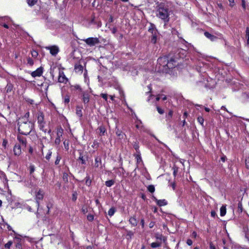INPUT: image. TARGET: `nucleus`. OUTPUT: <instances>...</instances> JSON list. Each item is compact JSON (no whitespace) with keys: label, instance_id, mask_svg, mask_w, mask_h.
I'll list each match as a JSON object with an SVG mask.
<instances>
[{"label":"nucleus","instance_id":"obj_1","mask_svg":"<svg viewBox=\"0 0 249 249\" xmlns=\"http://www.w3.org/2000/svg\"><path fill=\"white\" fill-rule=\"evenodd\" d=\"M178 57L173 53L160 57L158 59L160 71L167 72L170 69L174 68L177 65Z\"/></svg>","mask_w":249,"mask_h":249},{"label":"nucleus","instance_id":"obj_2","mask_svg":"<svg viewBox=\"0 0 249 249\" xmlns=\"http://www.w3.org/2000/svg\"><path fill=\"white\" fill-rule=\"evenodd\" d=\"M172 13L168 6L163 3L160 4L156 12V16L161 19L165 24L168 22L170 16Z\"/></svg>","mask_w":249,"mask_h":249},{"label":"nucleus","instance_id":"obj_3","mask_svg":"<svg viewBox=\"0 0 249 249\" xmlns=\"http://www.w3.org/2000/svg\"><path fill=\"white\" fill-rule=\"evenodd\" d=\"M18 131L23 135L29 134L32 130L33 124L31 122H24L20 120L18 123Z\"/></svg>","mask_w":249,"mask_h":249},{"label":"nucleus","instance_id":"obj_4","mask_svg":"<svg viewBox=\"0 0 249 249\" xmlns=\"http://www.w3.org/2000/svg\"><path fill=\"white\" fill-rule=\"evenodd\" d=\"M84 41L89 45L91 46L98 44L99 42V39L96 37H89L84 40Z\"/></svg>","mask_w":249,"mask_h":249},{"label":"nucleus","instance_id":"obj_5","mask_svg":"<svg viewBox=\"0 0 249 249\" xmlns=\"http://www.w3.org/2000/svg\"><path fill=\"white\" fill-rule=\"evenodd\" d=\"M45 48L49 50L50 53L53 56H55L59 51L58 47L55 45L46 47Z\"/></svg>","mask_w":249,"mask_h":249},{"label":"nucleus","instance_id":"obj_6","mask_svg":"<svg viewBox=\"0 0 249 249\" xmlns=\"http://www.w3.org/2000/svg\"><path fill=\"white\" fill-rule=\"evenodd\" d=\"M58 80L59 82L63 83H66L68 81V79L63 71H59Z\"/></svg>","mask_w":249,"mask_h":249},{"label":"nucleus","instance_id":"obj_7","mask_svg":"<svg viewBox=\"0 0 249 249\" xmlns=\"http://www.w3.org/2000/svg\"><path fill=\"white\" fill-rule=\"evenodd\" d=\"M63 129L60 128L57 130V137L54 141V143L56 144H59L61 142V137L62 136Z\"/></svg>","mask_w":249,"mask_h":249},{"label":"nucleus","instance_id":"obj_8","mask_svg":"<svg viewBox=\"0 0 249 249\" xmlns=\"http://www.w3.org/2000/svg\"><path fill=\"white\" fill-rule=\"evenodd\" d=\"M38 126L39 127L40 129L41 130H42V131H43L45 133H46V132H48V133L51 132V130L50 129L48 130L46 128V125L45 122L39 124Z\"/></svg>","mask_w":249,"mask_h":249},{"label":"nucleus","instance_id":"obj_9","mask_svg":"<svg viewBox=\"0 0 249 249\" xmlns=\"http://www.w3.org/2000/svg\"><path fill=\"white\" fill-rule=\"evenodd\" d=\"M44 192L41 190H39L36 192V199L37 201L39 200H42L44 196Z\"/></svg>","mask_w":249,"mask_h":249},{"label":"nucleus","instance_id":"obj_10","mask_svg":"<svg viewBox=\"0 0 249 249\" xmlns=\"http://www.w3.org/2000/svg\"><path fill=\"white\" fill-rule=\"evenodd\" d=\"M43 72V70L41 68H39L35 71L32 72L31 75L33 77L40 76Z\"/></svg>","mask_w":249,"mask_h":249},{"label":"nucleus","instance_id":"obj_11","mask_svg":"<svg viewBox=\"0 0 249 249\" xmlns=\"http://www.w3.org/2000/svg\"><path fill=\"white\" fill-rule=\"evenodd\" d=\"M14 152L15 155H19L21 153V146L18 144H16L14 148Z\"/></svg>","mask_w":249,"mask_h":249},{"label":"nucleus","instance_id":"obj_12","mask_svg":"<svg viewBox=\"0 0 249 249\" xmlns=\"http://www.w3.org/2000/svg\"><path fill=\"white\" fill-rule=\"evenodd\" d=\"M18 139L19 143L21 144L22 147H26V141L24 137L21 136H18Z\"/></svg>","mask_w":249,"mask_h":249},{"label":"nucleus","instance_id":"obj_13","mask_svg":"<svg viewBox=\"0 0 249 249\" xmlns=\"http://www.w3.org/2000/svg\"><path fill=\"white\" fill-rule=\"evenodd\" d=\"M154 199L160 206H165L167 204V201L165 199L158 200L155 197Z\"/></svg>","mask_w":249,"mask_h":249},{"label":"nucleus","instance_id":"obj_14","mask_svg":"<svg viewBox=\"0 0 249 249\" xmlns=\"http://www.w3.org/2000/svg\"><path fill=\"white\" fill-rule=\"evenodd\" d=\"M204 35L206 37L210 39L212 41H214L216 38V37L215 36L211 34L208 32H205L204 33Z\"/></svg>","mask_w":249,"mask_h":249},{"label":"nucleus","instance_id":"obj_15","mask_svg":"<svg viewBox=\"0 0 249 249\" xmlns=\"http://www.w3.org/2000/svg\"><path fill=\"white\" fill-rule=\"evenodd\" d=\"M102 165L101 159L99 157H96L95 159L94 166L96 167H100Z\"/></svg>","mask_w":249,"mask_h":249},{"label":"nucleus","instance_id":"obj_16","mask_svg":"<svg viewBox=\"0 0 249 249\" xmlns=\"http://www.w3.org/2000/svg\"><path fill=\"white\" fill-rule=\"evenodd\" d=\"M44 122H45L44 121V116H43L42 113L39 112L38 114V116H37V123L39 124L40 123H44Z\"/></svg>","mask_w":249,"mask_h":249},{"label":"nucleus","instance_id":"obj_17","mask_svg":"<svg viewBox=\"0 0 249 249\" xmlns=\"http://www.w3.org/2000/svg\"><path fill=\"white\" fill-rule=\"evenodd\" d=\"M178 55L182 59L185 58L186 57V51L183 49L180 50Z\"/></svg>","mask_w":249,"mask_h":249},{"label":"nucleus","instance_id":"obj_18","mask_svg":"<svg viewBox=\"0 0 249 249\" xmlns=\"http://www.w3.org/2000/svg\"><path fill=\"white\" fill-rule=\"evenodd\" d=\"M161 245V242L160 241H157L156 242L151 243V246L153 248H156L160 247Z\"/></svg>","mask_w":249,"mask_h":249},{"label":"nucleus","instance_id":"obj_19","mask_svg":"<svg viewBox=\"0 0 249 249\" xmlns=\"http://www.w3.org/2000/svg\"><path fill=\"white\" fill-rule=\"evenodd\" d=\"M83 101L85 104L88 103L89 101V95L84 93L83 95Z\"/></svg>","mask_w":249,"mask_h":249},{"label":"nucleus","instance_id":"obj_20","mask_svg":"<svg viewBox=\"0 0 249 249\" xmlns=\"http://www.w3.org/2000/svg\"><path fill=\"white\" fill-rule=\"evenodd\" d=\"M226 213V206L223 205L220 208V215L221 216H224Z\"/></svg>","mask_w":249,"mask_h":249},{"label":"nucleus","instance_id":"obj_21","mask_svg":"<svg viewBox=\"0 0 249 249\" xmlns=\"http://www.w3.org/2000/svg\"><path fill=\"white\" fill-rule=\"evenodd\" d=\"M13 86L11 84H8L5 88L6 91L7 93L10 92L13 89Z\"/></svg>","mask_w":249,"mask_h":249},{"label":"nucleus","instance_id":"obj_22","mask_svg":"<svg viewBox=\"0 0 249 249\" xmlns=\"http://www.w3.org/2000/svg\"><path fill=\"white\" fill-rule=\"evenodd\" d=\"M148 31L149 32H151L152 34H154V33H156L155 25L153 24H151L150 27L149 28Z\"/></svg>","mask_w":249,"mask_h":249},{"label":"nucleus","instance_id":"obj_23","mask_svg":"<svg viewBox=\"0 0 249 249\" xmlns=\"http://www.w3.org/2000/svg\"><path fill=\"white\" fill-rule=\"evenodd\" d=\"M76 114L80 117L82 116V107H76Z\"/></svg>","mask_w":249,"mask_h":249},{"label":"nucleus","instance_id":"obj_24","mask_svg":"<svg viewBox=\"0 0 249 249\" xmlns=\"http://www.w3.org/2000/svg\"><path fill=\"white\" fill-rule=\"evenodd\" d=\"M114 183V181L112 180H109L106 181L105 184L107 187H111Z\"/></svg>","mask_w":249,"mask_h":249},{"label":"nucleus","instance_id":"obj_25","mask_svg":"<svg viewBox=\"0 0 249 249\" xmlns=\"http://www.w3.org/2000/svg\"><path fill=\"white\" fill-rule=\"evenodd\" d=\"M156 33H154V34H153L152 38H151V42L152 43L155 44L157 42V36L156 35Z\"/></svg>","mask_w":249,"mask_h":249},{"label":"nucleus","instance_id":"obj_26","mask_svg":"<svg viewBox=\"0 0 249 249\" xmlns=\"http://www.w3.org/2000/svg\"><path fill=\"white\" fill-rule=\"evenodd\" d=\"M115 212L114 208H110L108 211V214L110 216H112Z\"/></svg>","mask_w":249,"mask_h":249},{"label":"nucleus","instance_id":"obj_27","mask_svg":"<svg viewBox=\"0 0 249 249\" xmlns=\"http://www.w3.org/2000/svg\"><path fill=\"white\" fill-rule=\"evenodd\" d=\"M64 146L66 150L69 149V141L65 140L63 142Z\"/></svg>","mask_w":249,"mask_h":249},{"label":"nucleus","instance_id":"obj_28","mask_svg":"<svg viewBox=\"0 0 249 249\" xmlns=\"http://www.w3.org/2000/svg\"><path fill=\"white\" fill-rule=\"evenodd\" d=\"M147 189L151 193H153L155 191V187L152 185H149L147 187Z\"/></svg>","mask_w":249,"mask_h":249},{"label":"nucleus","instance_id":"obj_29","mask_svg":"<svg viewBox=\"0 0 249 249\" xmlns=\"http://www.w3.org/2000/svg\"><path fill=\"white\" fill-rule=\"evenodd\" d=\"M71 89L72 90H77V89L81 90L80 86L79 85H74V86H71Z\"/></svg>","mask_w":249,"mask_h":249},{"label":"nucleus","instance_id":"obj_30","mask_svg":"<svg viewBox=\"0 0 249 249\" xmlns=\"http://www.w3.org/2000/svg\"><path fill=\"white\" fill-rule=\"evenodd\" d=\"M37 2V0H28V3L30 6L35 5Z\"/></svg>","mask_w":249,"mask_h":249},{"label":"nucleus","instance_id":"obj_31","mask_svg":"<svg viewBox=\"0 0 249 249\" xmlns=\"http://www.w3.org/2000/svg\"><path fill=\"white\" fill-rule=\"evenodd\" d=\"M243 209L242 203L241 202H239L238 204V211L240 213H242L243 212Z\"/></svg>","mask_w":249,"mask_h":249},{"label":"nucleus","instance_id":"obj_32","mask_svg":"<svg viewBox=\"0 0 249 249\" xmlns=\"http://www.w3.org/2000/svg\"><path fill=\"white\" fill-rule=\"evenodd\" d=\"M129 221L130 223L133 225H136L137 224L136 219L134 217L130 218Z\"/></svg>","mask_w":249,"mask_h":249},{"label":"nucleus","instance_id":"obj_33","mask_svg":"<svg viewBox=\"0 0 249 249\" xmlns=\"http://www.w3.org/2000/svg\"><path fill=\"white\" fill-rule=\"evenodd\" d=\"M12 244L13 242L11 241H9L6 244H5L4 247L6 249H10Z\"/></svg>","mask_w":249,"mask_h":249},{"label":"nucleus","instance_id":"obj_34","mask_svg":"<svg viewBox=\"0 0 249 249\" xmlns=\"http://www.w3.org/2000/svg\"><path fill=\"white\" fill-rule=\"evenodd\" d=\"M31 54L32 57L36 58L38 55V53L35 50H33L31 51Z\"/></svg>","mask_w":249,"mask_h":249},{"label":"nucleus","instance_id":"obj_35","mask_svg":"<svg viewBox=\"0 0 249 249\" xmlns=\"http://www.w3.org/2000/svg\"><path fill=\"white\" fill-rule=\"evenodd\" d=\"M99 130H100V134L101 135H104V133L106 131V129L104 127H100L99 128Z\"/></svg>","mask_w":249,"mask_h":249},{"label":"nucleus","instance_id":"obj_36","mask_svg":"<svg viewBox=\"0 0 249 249\" xmlns=\"http://www.w3.org/2000/svg\"><path fill=\"white\" fill-rule=\"evenodd\" d=\"M64 102L65 104H68L70 102V97L68 95H66L65 96L64 98Z\"/></svg>","mask_w":249,"mask_h":249},{"label":"nucleus","instance_id":"obj_37","mask_svg":"<svg viewBox=\"0 0 249 249\" xmlns=\"http://www.w3.org/2000/svg\"><path fill=\"white\" fill-rule=\"evenodd\" d=\"M156 238L157 239V241H160L161 242L162 240V235L157 234L156 235Z\"/></svg>","mask_w":249,"mask_h":249},{"label":"nucleus","instance_id":"obj_38","mask_svg":"<svg viewBox=\"0 0 249 249\" xmlns=\"http://www.w3.org/2000/svg\"><path fill=\"white\" fill-rule=\"evenodd\" d=\"M27 63L29 65L32 66L34 64V61H33V59H31V58H28L27 59Z\"/></svg>","mask_w":249,"mask_h":249},{"label":"nucleus","instance_id":"obj_39","mask_svg":"<svg viewBox=\"0 0 249 249\" xmlns=\"http://www.w3.org/2000/svg\"><path fill=\"white\" fill-rule=\"evenodd\" d=\"M197 120H198V122L201 124H203V122H204V119L203 118V117H198L197 118Z\"/></svg>","mask_w":249,"mask_h":249},{"label":"nucleus","instance_id":"obj_40","mask_svg":"<svg viewBox=\"0 0 249 249\" xmlns=\"http://www.w3.org/2000/svg\"><path fill=\"white\" fill-rule=\"evenodd\" d=\"M61 159V157L60 156L58 155L56 157V159L55 161V164L56 165L58 164L60 161Z\"/></svg>","mask_w":249,"mask_h":249},{"label":"nucleus","instance_id":"obj_41","mask_svg":"<svg viewBox=\"0 0 249 249\" xmlns=\"http://www.w3.org/2000/svg\"><path fill=\"white\" fill-rule=\"evenodd\" d=\"M30 174H32L35 171V167L33 165H30L29 167Z\"/></svg>","mask_w":249,"mask_h":249},{"label":"nucleus","instance_id":"obj_42","mask_svg":"<svg viewBox=\"0 0 249 249\" xmlns=\"http://www.w3.org/2000/svg\"><path fill=\"white\" fill-rule=\"evenodd\" d=\"M157 111H158V112L160 114H163L164 113V110L161 109V108H160V107H157Z\"/></svg>","mask_w":249,"mask_h":249},{"label":"nucleus","instance_id":"obj_43","mask_svg":"<svg viewBox=\"0 0 249 249\" xmlns=\"http://www.w3.org/2000/svg\"><path fill=\"white\" fill-rule=\"evenodd\" d=\"M243 96L246 99L247 101H249V94L245 93Z\"/></svg>","mask_w":249,"mask_h":249},{"label":"nucleus","instance_id":"obj_44","mask_svg":"<svg viewBox=\"0 0 249 249\" xmlns=\"http://www.w3.org/2000/svg\"><path fill=\"white\" fill-rule=\"evenodd\" d=\"M51 155H52V152L50 150H49L48 153L46 156V159L47 160H49L51 158Z\"/></svg>","mask_w":249,"mask_h":249},{"label":"nucleus","instance_id":"obj_45","mask_svg":"<svg viewBox=\"0 0 249 249\" xmlns=\"http://www.w3.org/2000/svg\"><path fill=\"white\" fill-rule=\"evenodd\" d=\"M101 96L103 98H104L106 101H107V94L102 93V94H101Z\"/></svg>","mask_w":249,"mask_h":249},{"label":"nucleus","instance_id":"obj_46","mask_svg":"<svg viewBox=\"0 0 249 249\" xmlns=\"http://www.w3.org/2000/svg\"><path fill=\"white\" fill-rule=\"evenodd\" d=\"M246 36L247 38L249 37V28L247 27L246 30Z\"/></svg>","mask_w":249,"mask_h":249},{"label":"nucleus","instance_id":"obj_47","mask_svg":"<svg viewBox=\"0 0 249 249\" xmlns=\"http://www.w3.org/2000/svg\"><path fill=\"white\" fill-rule=\"evenodd\" d=\"M246 167L248 169H249V159L246 160Z\"/></svg>","mask_w":249,"mask_h":249},{"label":"nucleus","instance_id":"obj_48","mask_svg":"<svg viewBox=\"0 0 249 249\" xmlns=\"http://www.w3.org/2000/svg\"><path fill=\"white\" fill-rule=\"evenodd\" d=\"M227 159L226 156L223 155V156L221 158L220 160L222 162H225Z\"/></svg>","mask_w":249,"mask_h":249},{"label":"nucleus","instance_id":"obj_49","mask_svg":"<svg viewBox=\"0 0 249 249\" xmlns=\"http://www.w3.org/2000/svg\"><path fill=\"white\" fill-rule=\"evenodd\" d=\"M211 214L212 217H214L216 215V213L215 211H212L211 213Z\"/></svg>","mask_w":249,"mask_h":249},{"label":"nucleus","instance_id":"obj_50","mask_svg":"<svg viewBox=\"0 0 249 249\" xmlns=\"http://www.w3.org/2000/svg\"><path fill=\"white\" fill-rule=\"evenodd\" d=\"M242 5L243 8L244 9H246V2H245V0H242Z\"/></svg>","mask_w":249,"mask_h":249},{"label":"nucleus","instance_id":"obj_51","mask_svg":"<svg viewBox=\"0 0 249 249\" xmlns=\"http://www.w3.org/2000/svg\"><path fill=\"white\" fill-rule=\"evenodd\" d=\"M88 219L89 221H91L93 219V216L92 215H89L88 216Z\"/></svg>","mask_w":249,"mask_h":249},{"label":"nucleus","instance_id":"obj_52","mask_svg":"<svg viewBox=\"0 0 249 249\" xmlns=\"http://www.w3.org/2000/svg\"><path fill=\"white\" fill-rule=\"evenodd\" d=\"M210 249H216L212 243H211L210 244Z\"/></svg>","mask_w":249,"mask_h":249},{"label":"nucleus","instance_id":"obj_53","mask_svg":"<svg viewBox=\"0 0 249 249\" xmlns=\"http://www.w3.org/2000/svg\"><path fill=\"white\" fill-rule=\"evenodd\" d=\"M230 4V6H233V3H234V0H229Z\"/></svg>","mask_w":249,"mask_h":249},{"label":"nucleus","instance_id":"obj_54","mask_svg":"<svg viewBox=\"0 0 249 249\" xmlns=\"http://www.w3.org/2000/svg\"><path fill=\"white\" fill-rule=\"evenodd\" d=\"M193 244V242L191 240L188 239V245L191 246Z\"/></svg>","mask_w":249,"mask_h":249},{"label":"nucleus","instance_id":"obj_55","mask_svg":"<svg viewBox=\"0 0 249 249\" xmlns=\"http://www.w3.org/2000/svg\"><path fill=\"white\" fill-rule=\"evenodd\" d=\"M196 235H197L195 231H194V232H193L191 236H192V237L195 238V237H196Z\"/></svg>","mask_w":249,"mask_h":249},{"label":"nucleus","instance_id":"obj_56","mask_svg":"<svg viewBox=\"0 0 249 249\" xmlns=\"http://www.w3.org/2000/svg\"><path fill=\"white\" fill-rule=\"evenodd\" d=\"M116 134L118 136H120V137L121 136L123 137V134H121V132L120 131H116Z\"/></svg>","mask_w":249,"mask_h":249},{"label":"nucleus","instance_id":"obj_57","mask_svg":"<svg viewBox=\"0 0 249 249\" xmlns=\"http://www.w3.org/2000/svg\"><path fill=\"white\" fill-rule=\"evenodd\" d=\"M160 97V98H161L162 100H165L167 99L166 96L165 95H161Z\"/></svg>","mask_w":249,"mask_h":249},{"label":"nucleus","instance_id":"obj_58","mask_svg":"<svg viewBox=\"0 0 249 249\" xmlns=\"http://www.w3.org/2000/svg\"><path fill=\"white\" fill-rule=\"evenodd\" d=\"M119 93H120L121 96H124L123 91L120 89H119Z\"/></svg>","mask_w":249,"mask_h":249},{"label":"nucleus","instance_id":"obj_59","mask_svg":"<svg viewBox=\"0 0 249 249\" xmlns=\"http://www.w3.org/2000/svg\"><path fill=\"white\" fill-rule=\"evenodd\" d=\"M116 31H117V29L115 28H113L112 30V32L113 34H115L116 32Z\"/></svg>","mask_w":249,"mask_h":249},{"label":"nucleus","instance_id":"obj_60","mask_svg":"<svg viewBox=\"0 0 249 249\" xmlns=\"http://www.w3.org/2000/svg\"><path fill=\"white\" fill-rule=\"evenodd\" d=\"M29 152L30 153H33V148L31 147H30L29 149Z\"/></svg>","mask_w":249,"mask_h":249},{"label":"nucleus","instance_id":"obj_61","mask_svg":"<svg viewBox=\"0 0 249 249\" xmlns=\"http://www.w3.org/2000/svg\"><path fill=\"white\" fill-rule=\"evenodd\" d=\"M110 99L111 100L113 101L115 98V95H110Z\"/></svg>","mask_w":249,"mask_h":249},{"label":"nucleus","instance_id":"obj_62","mask_svg":"<svg viewBox=\"0 0 249 249\" xmlns=\"http://www.w3.org/2000/svg\"><path fill=\"white\" fill-rule=\"evenodd\" d=\"M192 47V45L191 44L188 43V46H187L188 50L190 49Z\"/></svg>","mask_w":249,"mask_h":249},{"label":"nucleus","instance_id":"obj_63","mask_svg":"<svg viewBox=\"0 0 249 249\" xmlns=\"http://www.w3.org/2000/svg\"><path fill=\"white\" fill-rule=\"evenodd\" d=\"M76 199V196H75L74 194L73 195V196H72V200H75Z\"/></svg>","mask_w":249,"mask_h":249},{"label":"nucleus","instance_id":"obj_64","mask_svg":"<svg viewBox=\"0 0 249 249\" xmlns=\"http://www.w3.org/2000/svg\"><path fill=\"white\" fill-rule=\"evenodd\" d=\"M160 96L159 95L156 98V101H158L160 99Z\"/></svg>","mask_w":249,"mask_h":249}]
</instances>
